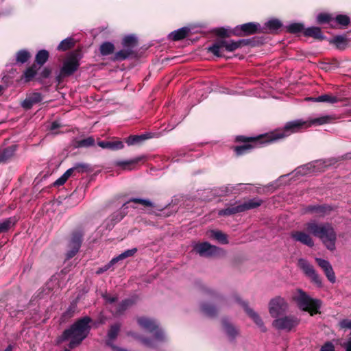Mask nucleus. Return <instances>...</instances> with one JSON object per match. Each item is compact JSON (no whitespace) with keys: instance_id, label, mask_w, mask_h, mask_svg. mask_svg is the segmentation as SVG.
Instances as JSON below:
<instances>
[{"instance_id":"nucleus-13","label":"nucleus","mask_w":351,"mask_h":351,"mask_svg":"<svg viewBox=\"0 0 351 351\" xmlns=\"http://www.w3.org/2000/svg\"><path fill=\"white\" fill-rule=\"evenodd\" d=\"M194 250L202 256L211 257L219 254L221 249L208 242L195 244Z\"/></svg>"},{"instance_id":"nucleus-36","label":"nucleus","mask_w":351,"mask_h":351,"mask_svg":"<svg viewBox=\"0 0 351 351\" xmlns=\"http://www.w3.org/2000/svg\"><path fill=\"white\" fill-rule=\"evenodd\" d=\"M136 252H137V248H136V247H134V248L130 249V250H127L125 252H123V253L118 255L117 256L114 257L113 261H115V263H117L119 261L123 260L128 257L133 256L136 254Z\"/></svg>"},{"instance_id":"nucleus-62","label":"nucleus","mask_w":351,"mask_h":351,"mask_svg":"<svg viewBox=\"0 0 351 351\" xmlns=\"http://www.w3.org/2000/svg\"><path fill=\"white\" fill-rule=\"evenodd\" d=\"M217 34L221 36H228L227 30L224 29H220L217 32Z\"/></svg>"},{"instance_id":"nucleus-59","label":"nucleus","mask_w":351,"mask_h":351,"mask_svg":"<svg viewBox=\"0 0 351 351\" xmlns=\"http://www.w3.org/2000/svg\"><path fill=\"white\" fill-rule=\"evenodd\" d=\"M142 341H143V343L145 346H148V347H153V346H154V343H153V342H152V341L151 339H149L145 338V339H142Z\"/></svg>"},{"instance_id":"nucleus-51","label":"nucleus","mask_w":351,"mask_h":351,"mask_svg":"<svg viewBox=\"0 0 351 351\" xmlns=\"http://www.w3.org/2000/svg\"><path fill=\"white\" fill-rule=\"evenodd\" d=\"M308 173H310V167L308 165L300 167L295 170V174L300 173L301 175H306Z\"/></svg>"},{"instance_id":"nucleus-19","label":"nucleus","mask_w":351,"mask_h":351,"mask_svg":"<svg viewBox=\"0 0 351 351\" xmlns=\"http://www.w3.org/2000/svg\"><path fill=\"white\" fill-rule=\"evenodd\" d=\"M291 237L295 241L300 242L308 247L314 245V241L311 235L303 231L293 232L291 234Z\"/></svg>"},{"instance_id":"nucleus-33","label":"nucleus","mask_w":351,"mask_h":351,"mask_svg":"<svg viewBox=\"0 0 351 351\" xmlns=\"http://www.w3.org/2000/svg\"><path fill=\"white\" fill-rule=\"evenodd\" d=\"M49 52L45 49L38 51L35 57V61L40 66H43L49 59Z\"/></svg>"},{"instance_id":"nucleus-46","label":"nucleus","mask_w":351,"mask_h":351,"mask_svg":"<svg viewBox=\"0 0 351 351\" xmlns=\"http://www.w3.org/2000/svg\"><path fill=\"white\" fill-rule=\"evenodd\" d=\"M71 176L69 173V171L66 170L61 177H60L53 182V186H59L63 185Z\"/></svg>"},{"instance_id":"nucleus-6","label":"nucleus","mask_w":351,"mask_h":351,"mask_svg":"<svg viewBox=\"0 0 351 351\" xmlns=\"http://www.w3.org/2000/svg\"><path fill=\"white\" fill-rule=\"evenodd\" d=\"M137 45V38L133 35L126 36L122 41L123 49L117 51L114 56V60L122 61L131 56L134 52V48Z\"/></svg>"},{"instance_id":"nucleus-48","label":"nucleus","mask_w":351,"mask_h":351,"mask_svg":"<svg viewBox=\"0 0 351 351\" xmlns=\"http://www.w3.org/2000/svg\"><path fill=\"white\" fill-rule=\"evenodd\" d=\"M128 202L137 203L147 207L154 206V204L150 200L146 199L132 198L129 200Z\"/></svg>"},{"instance_id":"nucleus-42","label":"nucleus","mask_w":351,"mask_h":351,"mask_svg":"<svg viewBox=\"0 0 351 351\" xmlns=\"http://www.w3.org/2000/svg\"><path fill=\"white\" fill-rule=\"evenodd\" d=\"M287 30L291 33H298L304 30V26L302 23H293L287 26Z\"/></svg>"},{"instance_id":"nucleus-16","label":"nucleus","mask_w":351,"mask_h":351,"mask_svg":"<svg viewBox=\"0 0 351 351\" xmlns=\"http://www.w3.org/2000/svg\"><path fill=\"white\" fill-rule=\"evenodd\" d=\"M79 65V61L76 57H69L63 63L60 74L63 76L71 75L77 70Z\"/></svg>"},{"instance_id":"nucleus-45","label":"nucleus","mask_w":351,"mask_h":351,"mask_svg":"<svg viewBox=\"0 0 351 351\" xmlns=\"http://www.w3.org/2000/svg\"><path fill=\"white\" fill-rule=\"evenodd\" d=\"M13 225L14 222L11 219H7L0 221V233L7 232Z\"/></svg>"},{"instance_id":"nucleus-35","label":"nucleus","mask_w":351,"mask_h":351,"mask_svg":"<svg viewBox=\"0 0 351 351\" xmlns=\"http://www.w3.org/2000/svg\"><path fill=\"white\" fill-rule=\"evenodd\" d=\"M99 50L102 56H108L113 53L114 46L110 42H104L101 45Z\"/></svg>"},{"instance_id":"nucleus-21","label":"nucleus","mask_w":351,"mask_h":351,"mask_svg":"<svg viewBox=\"0 0 351 351\" xmlns=\"http://www.w3.org/2000/svg\"><path fill=\"white\" fill-rule=\"evenodd\" d=\"M332 208L328 205H313L308 206L306 208V213H315L317 217H322L328 215Z\"/></svg>"},{"instance_id":"nucleus-12","label":"nucleus","mask_w":351,"mask_h":351,"mask_svg":"<svg viewBox=\"0 0 351 351\" xmlns=\"http://www.w3.org/2000/svg\"><path fill=\"white\" fill-rule=\"evenodd\" d=\"M298 265L304 272V274L309 277L311 280L316 284L318 287L322 286V280L319 276L317 274L313 267L308 263V262L304 259L300 258L298 260Z\"/></svg>"},{"instance_id":"nucleus-10","label":"nucleus","mask_w":351,"mask_h":351,"mask_svg":"<svg viewBox=\"0 0 351 351\" xmlns=\"http://www.w3.org/2000/svg\"><path fill=\"white\" fill-rule=\"evenodd\" d=\"M288 309V304L284 298L277 297L272 299L269 304V312L276 319L284 315Z\"/></svg>"},{"instance_id":"nucleus-28","label":"nucleus","mask_w":351,"mask_h":351,"mask_svg":"<svg viewBox=\"0 0 351 351\" xmlns=\"http://www.w3.org/2000/svg\"><path fill=\"white\" fill-rule=\"evenodd\" d=\"M190 32V29L186 27L180 28L177 30L172 32L169 34V38L173 40H180L186 38Z\"/></svg>"},{"instance_id":"nucleus-55","label":"nucleus","mask_w":351,"mask_h":351,"mask_svg":"<svg viewBox=\"0 0 351 351\" xmlns=\"http://www.w3.org/2000/svg\"><path fill=\"white\" fill-rule=\"evenodd\" d=\"M75 308H76L75 305H74V304L71 305L67 308V310L64 312V316L66 317H70L73 316V313H74V312L75 311Z\"/></svg>"},{"instance_id":"nucleus-60","label":"nucleus","mask_w":351,"mask_h":351,"mask_svg":"<svg viewBox=\"0 0 351 351\" xmlns=\"http://www.w3.org/2000/svg\"><path fill=\"white\" fill-rule=\"evenodd\" d=\"M60 127V124L57 121H53L51 123L49 129L51 131H53Z\"/></svg>"},{"instance_id":"nucleus-37","label":"nucleus","mask_w":351,"mask_h":351,"mask_svg":"<svg viewBox=\"0 0 351 351\" xmlns=\"http://www.w3.org/2000/svg\"><path fill=\"white\" fill-rule=\"evenodd\" d=\"M74 46V40L72 38H66L62 40L58 45L57 49L59 51H66Z\"/></svg>"},{"instance_id":"nucleus-39","label":"nucleus","mask_w":351,"mask_h":351,"mask_svg":"<svg viewBox=\"0 0 351 351\" xmlns=\"http://www.w3.org/2000/svg\"><path fill=\"white\" fill-rule=\"evenodd\" d=\"M210 237H213L214 239L217 240L221 243H223V244L228 243L227 236L221 231L211 230L210 231Z\"/></svg>"},{"instance_id":"nucleus-8","label":"nucleus","mask_w":351,"mask_h":351,"mask_svg":"<svg viewBox=\"0 0 351 351\" xmlns=\"http://www.w3.org/2000/svg\"><path fill=\"white\" fill-rule=\"evenodd\" d=\"M140 327L148 332H154V339L162 341L165 339V334L162 329L159 328L157 322L148 317H140L137 319Z\"/></svg>"},{"instance_id":"nucleus-27","label":"nucleus","mask_w":351,"mask_h":351,"mask_svg":"<svg viewBox=\"0 0 351 351\" xmlns=\"http://www.w3.org/2000/svg\"><path fill=\"white\" fill-rule=\"evenodd\" d=\"M90 170V168L88 164L76 163L73 167L69 169L67 171H69V173L71 176H75L77 174L88 172Z\"/></svg>"},{"instance_id":"nucleus-63","label":"nucleus","mask_w":351,"mask_h":351,"mask_svg":"<svg viewBox=\"0 0 351 351\" xmlns=\"http://www.w3.org/2000/svg\"><path fill=\"white\" fill-rule=\"evenodd\" d=\"M346 350L351 351V337L348 339L347 343H346Z\"/></svg>"},{"instance_id":"nucleus-30","label":"nucleus","mask_w":351,"mask_h":351,"mask_svg":"<svg viewBox=\"0 0 351 351\" xmlns=\"http://www.w3.org/2000/svg\"><path fill=\"white\" fill-rule=\"evenodd\" d=\"M16 63L14 64L9 70H7V74L3 77V79H14L16 77L15 73H16V65L22 63V50H19L16 53Z\"/></svg>"},{"instance_id":"nucleus-57","label":"nucleus","mask_w":351,"mask_h":351,"mask_svg":"<svg viewBox=\"0 0 351 351\" xmlns=\"http://www.w3.org/2000/svg\"><path fill=\"white\" fill-rule=\"evenodd\" d=\"M345 38L341 36H335L334 38H333V43L337 46L339 47L340 45L341 44H344L345 43Z\"/></svg>"},{"instance_id":"nucleus-52","label":"nucleus","mask_w":351,"mask_h":351,"mask_svg":"<svg viewBox=\"0 0 351 351\" xmlns=\"http://www.w3.org/2000/svg\"><path fill=\"white\" fill-rule=\"evenodd\" d=\"M339 326L341 328L351 329V319H344L339 322Z\"/></svg>"},{"instance_id":"nucleus-64","label":"nucleus","mask_w":351,"mask_h":351,"mask_svg":"<svg viewBox=\"0 0 351 351\" xmlns=\"http://www.w3.org/2000/svg\"><path fill=\"white\" fill-rule=\"evenodd\" d=\"M13 346L12 345H9L3 351H12Z\"/></svg>"},{"instance_id":"nucleus-11","label":"nucleus","mask_w":351,"mask_h":351,"mask_svg":"<svg viewBox=\"0 0 351 351\" xmlns=\"http://www.w3.org/2000/svg\"><path fill=\"white\" fill-rule=\"evenodd\" d=\"M83 234L81 231L74 232L68 243V251L66 254V259L73 258L79 251L82 242Z\"/></svg>"},{"instance_id":"nucleus-5","label":"nucleus","mask_w":351,"mask_h":351,"mask_svg":"<svg viewBox=\"0 0 351 351\" xmlns=\"http://www.w3.org/2000/svg\"><path fill=\"white\" fill-rule=\"evenodd\" d=\"M244 42V40H239L237 41L221 40L208 47V51L217 57H222L221 52L223 49L228 51H234L241 47Z\"/></svg>"},{"instance_id":"nucleus-54","label":"nucleus","mask_w":351,"mask_h":351,"mask_svg":"<svg viewBox=\"0 0 351 351\" xmlns=\"http://www.w3.org/2000/svg\"><path fill=\"white\" fill-rule=\"evenodd\" d=\"M320 351H335V347L332 343L326 342L322 346Z\"/></svg>"},{"instance_id":"nucleus-17","label":"nucleus","mask_w":351,"mask_h":351,"mask_svg":"<svg viewBox=\"0 0 351 351\" xmlns=\"http://www.w3.org/2000/svg\"><path fill=\"white\" fill-rule=\"evenodd\" d=\"M237 141H241V142H245V141L250 142V141L254 143V145L252 144L247 143V144H245L243 145L236 147L234 148V152H235L237 156H241V155L244 154L246 152H249L250 150H251L254 147L256 146V145L259 143L260 139L256 138H246L245 137H244L243 136H239L237 137Z\"/></svg>"},{"instance_id":"nucleus-2","label":"nucleus","mask_w":351,"mask_h":351,"mask_svg":"<svg viewBox=\"0 0 351 351\" xmlns=\"http://www.w3.org/2000/svg\"><path fill=\"white\" fill-rule=\"evenodd\" d=\"M92 319L88 316H84L75 322L69 328L66 329L62 336V341L70 340L69 348L73 349L81 344L88 337L90 329Z\"/></svg>"},{"instance_id":"nucleus-41","label":"nucleus","mask_w":351,"mask_h":351,"mask_svg":"<svg viewBox=\"0 0 351 351\" xmlns=\"http://www.w3.org/2000/svg\"><path fill=\"white\" fill-rule=\"evenodd\" d=\"M282 23L278 19H271L265 23V27L270 31H276L281 27Z\"/></svg>"},{"instance_id":"nucleus-38","label":"nucleus","mask_w":351,"mask_h":351,"mask_svg":"<svg viewBox=\"0 0 351 351\" xmlns=\"http://www.w3.org/2000/svg\"><path fill=\"white\" fill-rule=\"evenodd\" d=\"M38 69V68L36 64H33L32 66L26 69L25 72L23 73V77L25 78V80L29 82L35 77L37 74Z\"/></svg>"},{"instance_id":"nucleus-34","label":"nucleus","mask_w":351,"mask_h":351,"mask_svg":"<svg viewBox=\"0 0 351 351\" xmlns=\"http://www.w3.org/2000/svg\"><path fill=\"white\" fill-rule=\"evenodd\" d=\"M223 329L230 339H234L238 334L237 329L231 325L228 320L224 319L223 321Z\"/></svg>"},{"instance_id":"nucleus-26","label":"nucleus","mask_w":351,"mask_h":351,"mask_svg":"<svg viewBox=\"0 0 351 351\" xmlns=\"http://www.w3.org/2000/svg\"><path fill=\"white\" fill-rule=\"evenodd\" d=\"M143 157H137L130 160H119L114 162L115 165L121 167L124 170H131L133 169V166L137 164Z\"/></svg>"},{"instance_id":"nucleus-40","label":"nucleus","mask_w":351,"mask_h":351,"mask_svg":"<svg viewBox=\"0 0 351 351\" xmlns=\"http://www.w3.org/2000/svg\"><path fill=\"white\" fill-rule=\"evenodd\" d=\"M95 145V139L92 136H89L86 138L80 140L77 142V146L78 147H88Z\"/></svg>"},{"instance_id":"nucleus-18","label":"nucleus","mask_w":351,"mask_h":351,"mask_svg":"<svg viewBox=\"0 0 351 351\" xmlns=\"http://www.w3.org/2000/svg\"><path fill=\"white\" fill-rule=\"evenodd\" d=\"M315 261L322 268L328 280L331 283H335L336 281V277L332 267L329 261L320 258H315Z\"/></svg>"},{"instance_id":"nucleus-44","label":"nucleus","mask_w":351,"mask_h":351,"mask_svg":"<svg viewBox=\"0 0 351 351\" xmlns=\"http://www.w3.org/2000/svg\"><path fill=\"white\" fill-rule=\"evenodd\" d=\"M202 312L207 316L213 317L216 315L217 309L215 307L204 304L202 306Z\"/></svg>"},{"instance_id":"nucleus-25","label":"nucleus","mask_w":351,"mask_h":351,"mask_svg":"<svg viewBox=\"0 0 351 351\" xmlns=\"http://www.w3.org/2000/svg\"><path fill=\"white\" fill-rule=\"evenodd\" d=\"M97 145L102 149L110 150H119L123 148L124 145L122 141H99Z\"/></svg>"},{"instance_id":"nucleus-1","label":"nucleus","mask_w":351,"mask_h":351,"mask_svg":"<svg viewBox=\"0 0 351 351\" xmlns=\"http://www.w3.org/2000/svg\"><path fill=\"white\" fill-rule=\"evenodd\" d=\"M338 117L334 114H322L316 118H311L307 121L301 119L294 120L286 123L282 129L277 130L265 137V141L273 142L300 132L302 128H307L313 125H322L335 122Z\"/></svg>"},{"instance_id":"nucleus-58","label":"nucleus","mask_w":351,"mask_h":351,"mask_svg":"<svg viewBox=\"0 0 351 351\" xmlns=\"http://www.w3.org/2000/svg\"><path fill=\"white\" fill-rule=\"evenodd\" d=\"M233 190V187L230 186H223L222 188V194L221 195H226L229 193H231Z\"/></svg>"},{"instance_id":"nucleus-56","label":"nucleus","mask_w":351,"mask_h":351,"mask_svg":"<svg viewBox=\"0 0 351 351\" xmlns=\"http://www.w3.org/2000/svg\"><path fill=\"white\" fill-rule=\"evenodd\" d=\"M123 216L122 214L117 211L112 214V215L110 217V220L115 221V222H118L121 221L123 219Z\"/></svg>"},{"instance_id":"nucleus-43","label":"nucleus","mask_w":351,"mask_h":351,"mask_svg":"<svg viewBox=\"0 0 351 351\" xmlns=\"http://www.w3.org/2000/svg\"><path fill=\"white\" fill-rule=\"evenodd\" d=\"M317 21L319 23H330L331 25H332V22L333 21V18L329 14L321 13L317 15Z\"/></svg>"},{"instance_id":"nucleus-4","label":"nucleus","mask_w":351,"mask_h":351,"mask_svg":"<svg viewBox=\"0 0 351 351\" xmlns=\"http://www.w3.org/2000/svg\"><path fill=\"white\" fill-rule=\"evenodd\" d=\"M293 300L300 309L309 312L311 315L318 313L321 306L320 300L312 298L300 289L296 290L293 295Z\"/></svg>"},{"instance_id":"nucleus-47","label":"nucleus","mask_w":351,"mask_h":351,"mask_svg":"<svg viewBox=\"0 0 351 351\" xmlns=\"http://www.w3.org/2000/svg\"><path fill=\"white\" fill-rule=\"evenodd\" d=\"M335 21L341 25L347 26L350 23V18L347 15L339 14L335 17Z\"/></svg>"},{"instance_id":"nucleus-20","label":"nucleus","mask_w":351,"mask_h":351,"mask_svg":"<svg viewBox=\"0 0 351 351\" xmlns=\"http://www.w3.org/2000/svg\"><path fill=\"white\" fill-rule=\"evenodd\" d=\"M237 302L244 308L247 315L253 319V321L261 329V330L265 331L266 328L260 316L252 309L250 308L246 302L241 301L239 298H237Z\"/></svg>"},{"instance_id":"nucleus-29","label":"nucleus","mask_w":351,"mask_h":351,"mask_svg":"<svg viewBox=\"0 0 351 351\" xmlns=\"http://www.w3.org/2000/svg\"><path fill=\"white\" fill-rule=\"evenodd\" d=\"M306 99L313 101L315 102H325L330 104H335L339 101L336 96L330 94L322 95L317 97H308Z\"/></svg>"},{"instance_id":"nucleus-9","label":"nucleus","mask_w":351,"mask_h":351,"mask_svg":"<svg viewBox=\"0 0 351 351\" xmlns=\"http://www.w3.org/2000/svg\"><path fill=\"white\" fill-rule=\"evenodd\" d=\"M300 323V319L294 315H285L275 319L272 326L278 330L289 332Z\"/></svg>"},{"instance_id":"nucleus-49","label":"nucleus","mask_w":351,"mask_h":351,"mask_svg":"<svg viewBox=\"0 0 351 351\" xmlns=\"http://www.w3.org/2000/svg\"><path fill=\"white\" fill-rule=\"evenodd\" d=\"M115 261H113V258L108 263H107L106 265H105L104 266L99 268L97 271H96V274H101L105 271H106L107 270H108L110 268H111L114 264H115Z\"/></svg>"},{"instance_id":"nucleus-24","label":"nucleus","mask_w":351,"mask_h":351,"mask_svg":"<svg viewBox=\"0 0 351 351\" xmlns=\"http://www.w3.org/2000/svg\"><path fill=\"white\" fill-rule=\"evenodd\" d=\"M42 100V96L39 93H33L28 95L23 100V108L29 109L34 104L39 103Z\"/></svg>"},{"instance_id":"nucleus-15","label":"nucleus","mask_w":351,"mask_h":351,"mask_svg":"<svg viewBox=\"0 0 351 351\" xmlns=\"http://www.w3.org/2000/svg\"><path fill=\"white\" fill-rule=\"evenodd\" d=\"M120 328L121 325L119 324H114L110 326V329L107 332L106 344L111 348L113 351H128L127 350L121 348L113 343L119 335Z\"/></svg>"},{"instance_id":"nucleus-32","label":"nucleus","mask_w":351,"mask_h":351,"mask_svg":"<svg viewBox=\"0 0 351 351\" xmlns=\"http://www.w3.org/2000/svg\"><path fill=\"white\" fill-rule=\"evenodd\" d=\"M151 137L149 134H143L141 135H134L130 136L127 140L126 143L128 145H134L143 142V141L148 139Z\"/></svg>"},{"instance_id":"nucleus-22","label":"nucleus","mask_w":351,"mask_h":351,"mask_svg":"<svg viewBox=\"0 0 351 351\" xmlns=\"http://www.w3.org/2000/svg\"><path fill=\"white\" fill-rule=\"evenodd\" d=\"M134 302L135 301L132 299L124 300L120 304H119L114 308V309H111V311L114 316H119L122 315L125 311L131 306Z\"/></svg>"},{"instance_id":"nucleus-14","label":"nucleus","mask_w":351,"mask_h":351,"mask_svg":"<svg viewBox=\"0 0 351 351\" xmlns=\"http://www.w3.org/2000/svg\"><path fill=\"white\" fill-rule=\"evenodd\" d=\"M261 25L258 23H247L237 25L234 29V34L236 36H247L250 34L261 32Z\"/></svg>"},{"instance_id":"nucleus-50","label":"nucleus","mask_w":351,"mask_h":351,"mask_svg":"<svg viewBox=\"0 0 351 351\" xmlns=\"http://www.w3.org/2000/svg\"><path fill=\"white\" fill-rule=\"evenodd\" d=\"M51 71L48 67H44L41 72L38 74V80H40L42 79H45L49 77Z\"/></svg>"},{"instance_id":"nucleus-7","label":"nucleus","mask_w":351,"mask_h":351,"mask_svg":"<svg viewBox=\"0 0 351 351\" xmlns=\"http://www.w3.org/2000/svg\"><path fill=\"white\" fill-rule=\"evenodd\" d=\"M262 204V201L258 198L251 199L247 202L240 204L237 206L228 207L219 210V216H228L236 213H241L247 210L253 209L258 207Z\"/></svg>"},{"instance_id":"nucleus-61","label":"nucleus","mask_w":351,"mask_h":351,"mask_svg":"<svg viewBox=\"0 0 351 351\" xmlns=\"http://www.w3.org/2000/svg\"><path fill=\"white\" fill-rule=\"evenodd\" d=\"M30 57V53L27 51L23 50V63L27 62Z\"/></svg>"},{"instance_id":"nucleus-31","label":"nucleus","mask_w":351,"mask_h":351,"mask_svg":"<svg viewBox=\"0 0 351 351\" xmlns=\"http://www.w3.org/2000/svg\"><path fill=\"white\" fill-rule=\"evenodd\" d=\"M304 35L306 36H311L316 39L322 40L324 38V36L322 34L319 27H311L304 29Z\"/></svg>"},{"instance_id":"nucleus-23","label":"nucleus","mask_w":351,"mask_h":351,"mask_svg":"<svg viewBox=\"0 0 351 351\" xmlns=\"http://www.w3.org/2000/svg\"><path fill=\"white\" fill-rule=\"evenodd\" d=\"M16 145H12L10 147H8L7 148L3 149L0 150V163H5L7 162L9 160H10L16 150Z\"/></svg>"},{"instance_id":"nucleus-3","label":"nucleus","mask_w":351,"mask_h":351,"mask_svg":"<svg viewBox=\"0 0 351 351\" xmlns=\"http://www.w3.org/2000/svg\"><path fill=\"white\" fill-rule=\"evenodd\" d=\"M307 231L320 239L324 245L330 251L336 249L337 233L330 223H317L311 221L306 223Z\"/></svg>"},{"instance_id":"nucleus-53","label":"nucleus","mask_w":351,"mask_h":351,"mask_svg":"<svg viewBox=\"0 0 351 351\" xmlns=\"http://www.w3.org/2000/svg\"><path fill=\"white\" fill-rule=\"evenodd\" d=\"M104 299L106 302L109 304H112L117 300V297L115 295H110L109 294L105 293L103 295Z\"/></svg>"}]
</instances>
